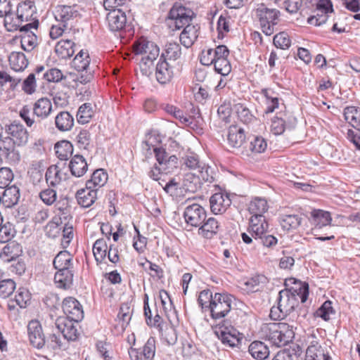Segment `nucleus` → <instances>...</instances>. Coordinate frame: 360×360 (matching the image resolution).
I'll return each instance as SVG.
<instances>
[{"label": "nucleus", "mask_w": 360, "mask_h": 360, "mask_svg": "<svg viewBox=\"0 0 360 360\" xmlns=\"http://www.w3.org/2000/svg\"><path fill=\"white\" fill-rule=\"evenodd\" d=\"M309 295V285L304 284L299 289L285 288L278 293V306L272 307L269 316L273 320L284 319L292 312L299 305V299L301 302L307 301Z\"/></svg>", "instance_id": "obj_1"}, {"label": "nucleus", "mask_w": 360, "mask_h": 360, "mask_svg": "<svg viewBox=\"0 0 360 360\" xmlns=\"http://www.w3.org/2000/svg\"><path fill=\"white\" fill-rule=\"evenodd\" d=\"M260 333L263 338L278 347L291 342L295 335L293 326L286 323H264L261 327Z\"/></svg>", "instance_id": "obj_2"}, {"label": "nucleus", "mask_w": 360, "mask_h": 360, "mask_svg": "<svg viewBox=\"0 0 360 360\" xmlns=\"http://www.w3.org/2000/svg\"><path fill=\"white\" fill-rule=\"evenodd\" d=\"M136 55H141L139 66L143 75L149 76L153 72V61L160 53L159 47L153 41L146 38H140L134 44Z\"/></svg>", "instance_id": "obj_3"}, {"label": "nucleus", "mask_w": 360, "mask_h": 360, "mask_svg": "<svg viewBox=\"0 0 360 360\" xmlns=\"http://www.w3.org/2000/svg\"><path fill=\"white\" fill-rule=\"evenodd\" d=\"M53 264L58 269L54 276L57 286L64 289L69 288L73 281L72 255L67 250L60 251L55 257Z\"/></svg>", "instance_id": "obj_4"}, {"label": "nucleus", "mask_w": 360, "mask_h": 360, "mask_svg": "<svg viewBox=\"0 0 360 360\" xmlns=\"http://www.w3.org/2000/svg\"><path fill=\"white\" fill-rule=\"evenodd\" d=\"M255 13L262 32L267 36L273 34L275 32L274 27L278 24L280 11L276 8H269L264 4H260L255 9Z\"/></svg>", "instance_id": "obj_5"}, {"label": "nucleus", "mask_w": 360, "mask_h": 360, "mask_svg": "<svg viewBox=\"0 0 360 360\" xmlns=\"http://www.w3.org/2000/svg\"><path fill=\"white\" fill-rule=\"evenodd\" d=\"M193 16L194 13L191 9L175 4L169 11L167 25L172 30H180L190 24Z\"/></svg>", "instance_id": "obj_6"}, {"label": "nucleus", "mask_w": 360, "mask_h": 360, "mask_svg": "<svg viewBox=\"0 0 360 360\" xmlns=\"http://www.w3.org/2000/svg\"><path fill=\"white\" fill-rule=\"evenodd\" d=\"M233 300V296L230 294L215 293L213 302L208 306L211 317L214 320L225 317L231 311Z\"/></svg>", "instance_id": "obj_7"}, {"label": "nucleus", "mask_w": 360, "mask_h": 360, "mask_svg": "<svg viewBox=\"0 0 360 360\" xmlns=\"http://www.w3.org/2000/svg\"><path fill=\"white\" fill-rule=\"evenodd\" d=\"M54 15L58 22L63 24V27H72L73 21L79 18L80 14L77 5H58L56 8Z\"/></svg>", "instance_id": "obj_8"}, {"label": "nucleus", "mask_w": 360, "mask_h": 360, "mask_svg": "<svg viewBox=\"0 0 360 360\" xmlns=\"http://www.w3.org/2000/svg\"><path fill=\"white\" fill-rule=\"evenodd\" d=\"M184 217L188 224L198 227L205 221L207 213L203 207L199 204L193 203L185 208Z\"/></svg>", "instance_id": "obj_9"}, {"label": "nucleus", "mask_w": 360, "mask_h": 360, "mask_svg": "<svg viewBox=\"0 0 360 360\" xmlns=\"http://www.w3.org/2000/svg\"><path fill=\"white\" fill-rule=\"evenodd\" d=\"M6 131L8 135L7 137L18 146H25L28 142L29 133L19 122L14 121L8 125Z\"/></svg>", "instance_id": "obj_10"}, {"label": "nucleus", "mask_w": 360, "mask_h": 360, "mask_svg": "<svg viewBox=\"0 0 360 360\" xmlns=\"http://www.w3.org/2000/svg\"><path fill=\"white\" fill-rule=\"evenodd\" d=\"M78 322L67 317H58L55 322L56 327L63 334V338L68 341H75L77 339L79 333L75 323Z\"/></svg>", "instance_id": "obj_11"}, {"label": "nucleus", "mask_w": 360, "mask_h": 360, "mask_svg": "<svg viewBox=\"0 0 360 360\" xmlns=\"http://www.w3.org/2000/svg\"><path fill=\"white\" fill-rule=\"evenodd\" d=\"M63 310L65 317L79 322L84 317V311L81 304L74 297H68L63 302Z\"/></svg>", "instance_id": "obj_12"}, {"label": "nucleus", "mask_w": 360, "mask_h": 360, "mask_svg": "<svg viewBox=\"0 0 360 360\" xmlns=\"http://www.w3.org/2000/svg\"><path fill=\"white\" fill-rule=\"evenodd\" d=\"M15 143L5 137L0 139V156L6 159L10 164H17L20 160L19 152L15 149Z\"/></svg>", "instance_id": "obj_13"}, {"label": "nucleus", "mask_w": 360, "mask_h": 360, "mask_svg": "<svg viewBox=\"0 0 360 360\" xmlns=\"http://www.w3.org/2000/svg\"><path fill=\"white\" fill-rule=\"evenodd\" d=\"M38 23L31 22L23 25L20 28L21 46L27 52L32 51L37 45V35L31 30L32 28H37Z\"/></svg>", "instance_id": "obj_14"}, {"label": "nucleus", "mask_w": 360, "mask_h": 360, "mask_svg": "<svg viewBox=\"0 0 360 360\" xmlns=\"http://www.w3.org/2000/svg\"><path fill=\"white\" fill-rule=\"evenodd\" d=\"M27 333L31 345L41 349L46 345V339L42 328L37 321H31L27 326Z\"/></svg>", "instance_id": "obj_15"}, {"label": "nucleus", "mask_w": 360, "mask_h": 360, "mask_svg": "<svg viewBox=\"0 0 360 360\" xmlns=\"http://www.w3.org/2000/svg\"><path fill=\"white\" fill-rule=\"evenodd\" d=\"M109 29L112 32L122 30L126 25L127 16L121 9H112L106 16Z\"/></svg>", "instance_id": "obj_16"}, {"label": "nucleus", "mask_w": 360, "mask_h": 360, "mask_svg": "<svg viewBox=\"0 0 360 360\" xmlns=\"http://www.w3.org/2000/svg\"><path fill=\"white\" fill-rule=\"evenodd\" d=\"M211 211L214 214H221L231 205V201L227 194L217 193L210 199Z\"/></svg>", "instance_id": "obj_17"}, {"label": "nucleus", "mask_w": 360, "mask_h": 360, "mask_svg": "<svg viewBox=\"0 0 360 360\" xmlns=\"http://www.w3.org/2000/svg\"><path fill=\"white\" fill-rule=\"evenodd\" d=\"M245 140L244 129L236 125L229 127L227 134V141L229 147L239 149Z\"/></svg>", "instance_id": "obj_18"}, {"label": "nucleus", "mask_w": 360, "mask_h": 360, "mask_svg": "<svg viewBox=\"0 0 360 360\" xmlns=\"http://www.w3.org/2000/svg\"><path fill=\"white\" fill-rule=\"evenodd\" d=\"M268 226L264 217H251L248 231L255 240H257L268 232Z\"/></svg>", "instance_id": "obj_19"}, {"label": "nucleus", "mask_w": 360, "mask_h": 360, "mask_svg": "<svg viewBox=\"0 0 360 360\" xmlns=\"http://www.w3.org/2000/svg\"><path fill=\"white\" fill-rule=\"evenodd\" d=\"M216 334L221 342L229 347H234L240 342L239 333L234 328H219Z\"/></svg>", "instance_id": "obj_20"}, {"label": "nucleus", "mask_w": 360, "mask_h": 360, "mask_svg": "<svg viewBox=\"0 0 360 360\" xmlns=\"http://www.w3.org/2000/svg\"><path fill=\"white\" fill-rule=\"evenodd\" d=\"M184 27L179 39L181 44L186 49H188L198 39L200 27L198 25L188 24Z\"/></svg>", "instance_id": "obj_21"}, {"label": "nucleus", "mask_w": 360, "mask_h": 360, "mask_svg": "<svg viewBox=\"0 0 360 360\" xmlns=\"http://www.w3.org/2000/svg\"><path fill=\"white\" fill-rule=\"evenodd\" d=\"M32 109L36 117L41 122L52 112V103L49 98L43 97L35 101Z\"/></svg>", "instance_id": "obj_22"}, {"label": "nucleus", "mask_w": 360, "mask_h": 360, "mask_svg": "<svg viewBox=\"0 0 360 360\" xmlns=\"http://www.w3.org/2000/svg\"><path fill=\"white\" fill-rule=\"evenodd\" d=\"M173 77L172 68L165 60L160 59L155 68V77L162 84L169 82Z\"/></svg>", "instance_id": "obj_23"}, {"label": "nucleus", "mask_w": 360, "mask_h": 360, "mask_svg": "<svg viewBox=\"0 0 360 360\" xmlns=\"http://www.w3.org/2000/svg\"><path fill=\"white\" fill-rule=\"evenodd\" d=\"M155 142H159V141H157L155 136L153 134H148L146 137V140L144 141V144L147 147L148 150H153L156 161L158 162V165H160V162H163L164 161L167 160L169 158V155L165 149L162 148V147H158L155 143Z\"/></svg>", "instance_id": "obj_24"}, {"label": "nucleus", "mask_w": 360, "mask_h": 360, "mask_svg": "<svg viewBox=\"0 0 360 360\" xmlns=\"http://www.w3.org/2000/svg\"><path fill=\"white\" fill-rule=\"evenodd\" d=\"M78 204L84 207H90L97 198V189L85 188L79 190L76 193Z\"/></svg>", "instance_id": "obj_25"}, {"label": "nucleus", "mask_w": 360, "mask_h": 360, "mask_svg": "<svg viewBox=\"0 0 360 360\" xmlns=\"http://www.w3.org/2000/svg\"><path fill=\"white\" fill-rule=\"evenodd\" d=\"M75 44L70 39H61L55 46V52L62 59L70 58L75 52Z\"/></svg>", "instance_id": "obj_26"}, {"label": "nucleus", "mask_w": 360, "mask_h": 360, "mask_svg": "<svg viewBox=\"0 0 360 360\" xmlns=\"http://www.w3.org/2000/svg\"><path fill=\"white\" fill-rule=\"evenodd\" d=\"M69 168L72 175L76 177L82 176L88 169V165L82 155L73 156L69 163Z\"/></svg>", "instance_id": "obj_27"}, {"label": "nucleus", "mask_w": 360, "mask_h": 360, "mask_svg": "<svg viewBox=\"0 0 360 360\" xmlns=\"http://www.w3.org/2000/svg\"><path fill=\"white\" fill-rule=\"evenodd\" d=\"M248 150H241L240 155L245 157H248L250 155V153H261L265 151L267 148V143L266 140L262 137L258 136H253L250 141V143L248 145Z\"/></svg>", "instance_id": "obj_28"}, {"label": "nucleus", "mask_w": 360, "mask_h": 360, "mask_svg": "<svg viewBox=\"0 0 360 360\" xmlns=\"http://www.w3.org/2000/svg\"><path fill=\"white\" fill-rule=\"evenodd\" d=\"M311 216L314 224V228L313 229L314 232H316L323 226L330 225L332 218L329 212L321 210H314L311 212Z\"/></svg>", "instance_id": "obj_29"}, {"label": "nucleus", "mask_w": 360, "mask_h": 360, "mask_svg": "<svg viewBox=\"0 0 360 360\" xmlns=\"http://www.w3.org/2000/svg\"><path fill=\"white\" fill-rule=\"evenodd\" d=\"M55 125L60 131H70L74 126V118L68 111H61L55 117Z\"/></svg>", "instance_id": "obj_30"}, {"label": "nucleus", "mask_w": 360, "mask_h": 360, "mask_svg": "<svg viewBox=\"0 0 360 360\" xmlns=\"http://www.w3.org/2000/svg\"><path fill=\"white\" fill-rule=\"evenodd\" d=\"M1 196V202L6 207H12L16 205L20 199V189L15 186L5 187Z\"/></svg>", "instance_id": "obj_31"}, {"label": "nucleus", "mask_w": 360, "mask_h": 360, "mask_svg": "<svg viewBox=\"0 0 360 360\" xmlns=\"http://www.w3.org/2000/svg\"><path fill=\"white\" fill-rule=\"evenodd\" d=\"M182 189L186 192L195 193L201 187L197 173L188 172L183 179L181 184Z\"/></svg>", "instance_id": "obj_32"}, {"label": "nucleus", "mask_w": 360, "mask_h": 360, "mask_svg": "<svg viewBox=\"0 0 360 360\" xmlns=\"http://www.w3.org/2000/svg\"><path fill=\"white\" fill-rule=\"evenodd\" d=\"M66 174L57 165H51L46 170L45 178L48 184L54 187L65 179Z\"/></svg>", "instance_id": "obj_33"}, {"label": "nucleus", "mask_w": 360, "mask_h": 360, "mask_svg": "<svg viewBox=\"0 0 360 360\" xmlns=\"http://www.w3.org/2000/svg\"><path fill=\"white\" fill-rule=\"evenodd\" d=\"M248 351L257 360H264L269 356V347L261 341L252 342L249 346Z\"/></svg>", "instance_id": "obj_34"}, {"label": "nucleus", "mask_w": 360, "mask_h": 360, "mask_svg": "<svg viewBox=\"0 0 360 360\" xmlns=\"http://www.w3.org/2000/svg\"><path fill=\"white\" fill-rule=\"evenodd\" d=\"M32 108L28 105H24L19 111V116L25 122L28 127H33V129H41V122L40 120H35V115Z\"/></svg>", "instance_id": "obj_35"}, {"label": "nucleus", "mask_w": 360, "mask_h": 360, "mask_svg": "<svg viewBox=\"0 0 360 360\" xmlns=\"http://www.w3.org/2000/svg\"><path fill=\"white\" fill-rule=\"evenodd\" d=\"M198 229L199 234L207 238H212L218 231L219 223L214 217H210L205 219L204 222L200 224Z\"/></svg>", "instance_id": "obj_36"}, {"label": "nucleus", "mask_w": 360, "mask_h": 360, "mask_svg": "<svg viewBox=\"0 0 360 360\" xmlns=\"http://www.w3.org/2000/svg\"><path fill=\"white\" fill-rule=\"evenodd\" d=\"M108 174L103 169H98L94 172L91 179L86 183L88 188L97 189L103 186L108 180Z\"/></svg>", "instance_id": "obj_37"}, {"label": "nucleus", "mask_w": 360, "mask_h": 360, "mask_svg": "<svg viewBox=\"0 0 360 360\" xmlns=\"http://www.w3.org/2000/svg\"><path fill=\"white\" fill-rule=\"evenodd\" d=\"M10 65L15 71H22L28 65V60L22 52H12L8 58Z\"/></svg>", "instance_id": "obj_38"}, {"label": "nucleus", "mask_w": 360, "mask_h": 360, "mask_svg": "<svg viewBox=\"0 0 360 360\" xmlns=\"http://www.w3.org/2000/svg\"><path fill=\"white\" fill-rule=\"evenodd\" d=\"M181 48L178 43L169 42L165 44L164 51L160 59L165 60H167V59L176 60L181 57Z\"/></svg>", "instance_id": "obj_39"}, {"label": "nucleus", "mask_w": 360, "mask_h": 360, "mask_svg": "<svg viewBox=\"0 0 360 360\" xmlns=\"http://www.w3.org/2000/svg\"><path fill=\"white\" fill-rule=\"evenodd\" d=\"M248 209L252 217H264L263 214L268 210L267 202L263 198H256L250 202Z\"/></svg>", "instance_id": "obj_40"}, {"label": "nucleus", "mask_w": 360, "mask_h": 360, "mask_svg": "<svg viewBox=\"0 0 360 360\" xmlns=\"http://www.w3.org/2000/svg\"><path fill=\"white\" fill-rule=\"evenodd\" d=\"M72 64V67L78 72H84L88 70L90 64L88 51L81 50L74 58Z\"/></svg>", "instance_id": "obj_41"}, {"label": "nucleus", "mask_w": 360, "mask_h": 360, "mask_svg": "<svg viewBox=\"0 0 360 360\" xmlns=\"http://www.w3.org/2000/svg\"><path fill=\"white\" fill-rule=\"evenodd\" d=\"M19 252L18 244L15 243H8L3 248L0 253V259L4 262H10L18 257Z\"/></svg>", "instance_id": "obj_42"}, {"label": "nucleus", "mask_w": 360, "mask_h": 360, "mask_svg": "<svg viewBox=\"0 0 360 360\" xmlns=\"http://www.w3.org/2000/svg\"><path fill=\"white\" fill-rule=\"evenodd\" d=\"M16 14L23 22L28 21L33 15V1L26 0L18 4Z\"/></svg>", "instance_id": "obj_43"}, {"label": "nucleus", "mask_w": 360, "mask_h": 360, "mask_svg": "<svg viewBox=\"0 0 360 360\" xmlns=\"http://www.w3.org/2000/svg\"><path fill=\"white\" fill-rule=\"evenodd\" d=\"M23 20L18 17L13 9L4 17V26L8 32H13L19 29L20 31Z\"/></svg>", "instance_id": "obj_44"}, {"label": "nucleus", "mask_w": 360, "mask_h": 360, "mask_svg": "<svg viewBox=\"0 0 360 360\" xmlns=\"http://www.w3.org/2000/svg\"><path fill=\"white\" fill-rule=\"evenodd\" d=\"M62 229V221L56 216L46 224L44 231L49 238H56L60 236Z\"/></svg>", "instance_id": "obj_45"}, {"label": "nucleus", "mask_w": 360, "mask_h": 360, "mask_svg": "<svg viewBox=\"0 0 360 360\" xmlns=\"http://www.w3.org/2000/svg\"><path fill=\"white\" fill-rule=\"evenodd\" d=\"M56 153L61 160H66L71 157L73 152L72 145L70 141H62L55 146Z\"/></svg>", "instance_id": "obj_46"}, {"label": "nucleus", "mask_w": 360, "mask_h": 360, "mask_svg": "<svg viewBox=\"0 0 360 360\" xmlns=\"http://www.w3.org/2000/svg\"><path fill=\"white\" fill-rule=\"evenodd\" d=\"M31 300V294L30 292L25 288H19L17 294L15 296L14 302L18 305L20 308H25L27 306L28 302ZM11 303L8 304L9 309H14V305L11 303L13 302V300L10 301Z\"/></svg>", "instance_id": "obj_47"}, {"label": "nucleus", "mask_w": 360, "mask_h": 360, "mask_svg": "<svg viewBox=\"0 0 360 360\" xmlns=\"http://www.w3.org/2000/svg\"><path fill=\"white\" fill-rule=\"evenodd\" d=\"M108 245L103 238L96 240L93 246V253L97 262L101 263L107 255Z\"/></svg>", "instance_id": "obj_48"}, {"label": "nucleus", "mask_w": 360, "mask_h": 360, "mask_svg": "<svg viewBox=\"0 0 360 360\" xmlns=\"http://www.w3.org/2000/svg\"><path fill=\"white\" fill-rule=\"evenodd\" d=\"M94 115V110L91 104L85 103L82 104L78 109L77 113V120L80 124L88 123Z\"/></svg>", "instance_id": "obj_49"}, {"label": "nucleus", "mask_w": 360, "mask_h": 360, "mask_svg": "<svg viewBox=\"0 0 360 360\" xmlns=\"http://www.w3.org/2000/svg\"><path fill=\"white\" fill-rule=\"evenodd\" d=\"M132 309L128 303H124L120 306L117 318L121 323V330L123 332L129 325L131 317Z\"/></svg>", "instance_id": "obj_50"}, {"label": "nucleus", "mask_w": 360, "mask_h": 360, "mask_svg": "<svg viewBox=\"0 0 360 360\" xmlns=\"http://www.w3.org/2000/svg\"><path fill=\"white\" fill-rule=\"evenodd\" d=\"M302 218L297 214L283 215L280 221L282 228L285 230L295 229L301 224Z\"/></svg>", "instance_id": "obj_51"}, {"label": "nucleus", "mask_w": 360, "mask_h": 360, "mask_svg": "<svg viewBox=\"0 0 360 360\" xmlns=\"http://www.w3.org/2000/svg\"><path fill=\"white\" fill-rule=\"evenodd\" d=\"M324 352L317 341H312L306 351V360H321Z\"/></svg>", "instance_id": "obj_52"}, {"label": "nucleus", "mask_w": 360, "mask_h": 360, "mask_svg": "<svg viewBox=\"0 0 360 360\" xmlns=\"http://www.w3.org/2000/svg\"><path fill=\"white\" fill-rule=\"evenodd\" d=\"M285 116L283 112H279L271 119V131L275 135L282 134L285 129Z\"/></svg>", "instance_id": "obj_53"}, {"label": "nucleus", "mask_w": 360, "mask_h": 360, "mask_svg": "<svg viewBox=\"0 0 360 360\" xmlns=\"http://www.w3.org/2000/svg\"><path fill=\"white\" fill-rule=\"evenodd\" d=\"M235 110L238 119L244 124H249L255 120L254 115L244 105L241 103L235 105Z\"/></svg>", "instance_id": "obj_54"}, {"label": "nucleus", "mask_w": 360, "mask_h": 360, "mask_svg": "<svg viewBox=\"0 0 360 360\" xmlns=\"http://www.w3.org/2000/svg\"><path fill=\"white\" fill-rule=\"evenodd\" d=\"M15 230L10 222L4 223L0 226V243L9 242L15 236Z\"/></svg>", "instance_id": "obj_55"}, {"label": "nucleus", "mask_w": 360, "mask_h": 360, "mask_svg": "<svg viewBox=\"0 0 360 360\" xmlns=\"http://www.w3.org/2000/svg\"><path fill=\"white\" fill-rule=\"evenodd\" d=\"M335 314V310L332 307V302L327 300L316 311L315 316L323 319L324 321H328L330 315Z\"/></svg>", "instance_id": "obj_56"}, {"label": "nucleus", "mask_w": 360, "mask_h": 360, "mask_svg": "<svg viewBox=\"0 0 360 360\" xmlns=\"http://www.w3.org/2000/svg\"><path fill=\"white\" fill-rule=\"evenodd\" d=\"M274 44L281 49H288L291 45L289 35L285 32H281L274 37Z\"/></svg>", "instance_id": "obj_57"}, {"label": "nucleus", "mask_w": 360, "mask_h": 360, "mask_svg": "<svg viewBox=\"0 0 360 360\" xmlns=\"http://www.w3.org/2000/svg\"><path fill=\"white\" fill-rule=\"evenodd\" d=\"M56 211L57 212L58 218L67 220L70 215V207L68 205L67 199H64L56 202L55 205Z\"/></svg>", "instance_id": "obj_58"}, {"label": "nucleus", "mask_w": 360, "mask_h": 360, "mask_svg": "<svg viewBox=\"0 0 360 360\" xmlns=\"http://www.w3.org/2000/svg\"><path fill=\"white\" fill-rule=\"evenodd\" d=\"M46 344L48 348L56 351L60 349H65V347L62 342L60 335L52 333L46 340Z\"/></svg>", "instance_id": "obj_59"}, {"label": "nucleus", "mask_w": 360, "mask_h": 360, "mask_svg": "<svg viewBox=\"0 0 360 360\" xmlns=\"http://www.w3.org/2000/svg\"><path fill=\"white\" fill-rule=\"evenodd\" d=\"M160 166L164 174L172 173L178 167V158L176 155H170L167 160L160 162Z\"/></svg>", "instance_id": "obj_60"}, {"label": "nucleus", "mask_w": 360, "mask_h": 360, "mask_svg": "<svg viewBox=\"0 0 360 360\" xmlns=\"http://www.w3.org/2000/svg\"><path fill=\"white\" fill-rule=\"evenodd\" d=\"M155 339L150 337L144 345L142 352L146 360H153L155 354Z\"/></svg>", "instance_id": "obj_61"}, {"label": "nucleus", "mask_w": 360, "mask_h": 360, "mask_svg": "<svg viewBox=\"0 0 360 360\" xmlns=\"http://www.w3.org/2000/svg\"><path fill=\"white\" fill-rule=\"evenodd\" d=\"M15 288V283L12 279L0 281V297L6 298L11 295Z\"/></svg>", "instance_id": "obj_62"}, {"label": "nucleus", "mask_w": 360, "mask_h": 360, "mask_svg": "<svg viewBox=\"0 0 360 360\" xmlns=\"http://www.w3.org/2000/svg\"><path fill=\"white\" fill-rule=\"evenodd\" d=\"M214 67L215 71L222 76L229 75L231 70V64L227 58L217 60L214 63Z\"/></svg>", "instance_id": "obj_63"}, {"label": "nucleus", "mask_w": 360, "mask_h": 360, "mask_svg": "<svg viewBox=\"0 0 360 360\" xmlns=\"http://www.w3.org/2000/svg\"><path fill=\"white\" fill-rule=\"evenodd\" d=\"M37 83L34 73L30 74L23 81L22 84V89L27 94L31 95L36 91Z\"/></svg>", "instance_id": "obj_64"}]
</instances>
